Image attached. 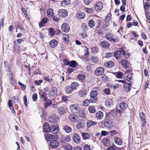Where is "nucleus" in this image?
<instances>
[{"label":"nucleus","instance_id":"52","mask_svg":"<svg viewBox=\"0 0 150 150\" xmlns=\"http://www.w3.org/2000/svg\"><path fill=\"white\" fill-rule=\"evenodd\" d=\"M50 34L52 36H54L56 33V34H57V33H56L55 31L54 30V29L52 28H50L49 31Z\"/></svg>","mask_w":150,"mask_h":150},{"label":"nucleus","instance_id":"49","mask_svg":"<svg viewBox=\"0 0 150 150\" xmlns=\"http://www.w3.org/2000/svg\"><path fill=\"white\" fill-rule=\"evenodd\" d=\"M78 86L79 84L76 82H74L72 83L71 85V86L73 90L76 89Z\"/></svg>","mask_w":150,"mask_h":150},{"label":"nucleus","instance_id":"37","mask_svg":"<svg viewBox=\"0 0 150 150\" xmlns=\"http://www.w3.org/2000/svg\"><path fill=\"white\" fill-rule=\"evenodd\" d=\"M112 105L113 102L111 99H108L106 101L105 105L107 107H109Z\"/></svg>","mask_w":150,"mask_h":150},{"label":"nucleus","instance_id":"43","mask_svg":"<svg viewBox=\"0 0 150 150\" xmlns=\"http://www.w3.org/2000/svg\"><path fill=\"white\" fill-rule=\"evenodd\" d=\"M122 54H123L125 58H128L130 56V54L127 51H124L123 48V52L122 51Z\"/></svg>","mask_w":150,"mask_h":150},{"label":"nucleus","instance_id":"7","mask_svg":"<svg viewBox=\"0 0 150 150\" xmlns=\"http://www.w3.org/2000/svg\"><path fill=\"white\" fill-rule=\"evenodd\" d=\"M49 121L51 123H56L58 121V116L55 114L52 115L49 117Z\"/></svg>","mask_w":150,"mask_h":150},{"label":"nucleus","instance_id":"2","mask_svg":"<svg viewBox=\"0 0 150 150\" xmlns=\"http://www.w3.org/2000/svg\"><path fill=\"white\" fill-rule=\"evenodd\" d=\"M112 119L106 115L104 121V126L110 129L112 127Z\"/></svg>","mask_w":150,"mask_h":150},{"label":"nucleus","instance_id":"51","mask_svg":"<svg viewBox=\"0 0 150 150\" xmlns=\"http://www.w3.org/2000/svg\"><path fill=\"white\" fill-rule=\"evenodd\" d=\"M10 82L12 85L14 86H15L16 85V82L15 80H14L12 76L11 77L10 79Z\"/></svg>","mask_w":150,"mask_h":150},{"label":"nucleus","instance_id":"54","mask_svg":"<svg viewBox=\"0 0 150 150\" xmlns=\"http://www.w3.org/2000/svg\"><path fill=\"white\" fill-rule=\"evenodd\" d=\"M85 11L88 13H92L93 11V9L91 8H86L84 9Z\"/></svg>","mask_w":150,"mask_h":150},{"label":"nucleus","instance_id":"34","mask_svg":"<svg viewBox=\"0 0 150 150\" xmlns=\"http://www.w3.org/2000/svg\"><path fill=\"white\" fill-rule=\"evenodd\" d=\"M57 44V41L55 40H51L50 43V47L52 48L55 47Z\"/></svg>","mask_w":150,"mask_h":150},{"label":"nucleus","instance_id":"53","mask_svg":"<svg viewBox=\"0 0 150 150\" xmlns=\"http://www.w3.org/2000/svg\"><path fill=\"white\" fill-rule=\"evenodd\" d=\"M43 79L49 82L52 81V79L50 78L48 75L45 76L43 77Z\"/></svg>","mask_w":150,"mask_h":150},{"label":"nucleus","instance_id":"56","mask_svg":"<svg viewBox=\"0 0 150 150\" xmlns=\"http://www.w3.org/2000/svg\"><path fill=\"white\" fill-rule=\"evenodd\" d=\"M91 52L93 53H97L98 51V48L96 47H93L91 48Z\"/></svg>","mask_w":150,"mask_h":150},{"label":"nucleus","instance_id":"60","mask_svg":"<svg viewBox=\"0 0 150 150\" xmlns=\"http://www.w3.org/2000/svg\"><path fill=\"white\" fill-rule=\"evenodd\" d=\"M92 61L94 63H97L99 61V59L96 57H92Z\"/></svg>","mask_w":150,"mask_h":150},{"label":"nucleus","instance_id":"61","mask_svg":"<svg viewBox=\"0 0 150 150\" xmlns=\"http://www.w3.org/2000/svg\"><path fill=\"white\" fill-rule=\"evenodd\" d=\"M45 139L47 140H49L51 138H53V136L51 134H48L46 136H45Z\"/></svg>","mask_w":150,"mask_h":150},{"label":"nucleus","instance_id":"22","mask_svg":"<svg viewBox=\"0 0 150 150\" xmlns=\"http://www.w3.org/2000/svg\"><path fill=\"white\" fill-rule=\"evenodd\" d=\"M76 16L79 19L83 18L85 16V14L83 12L79 11L76 14Z\"/></svg>","mask_w":150,"mask_h":150},{"label":"nucleus","instance_id":"3","mask_svg":"<svg viewBox=\"0 0 150 150\" xmlns=\"http://www.w3.org/2000/svg\"><path fill=\"white\" fill-rule=\"evenodd\" d=\"M98 94L97 92L96 91H93L91 92L90 93V99L91 103H95L98 100L97 96Z\"/></svg>","mask_w":150,"mask_h":150},{"label":"nucleus","instance_id":"5","mask_svg":"<svg viewBox=\"0 0 150 150\" xmlns=\"http://www.w3.org/2000/svg\"><path fill=\"white\" fill-rule=\"evenodd\" d=\"M77 122L78 123L76 125V127L77 129L81 130L84 128L85 124L83 120H79Z\"/></svg>","mask_w":150,"mask_h":150},{"label":"nucleus","instance_id":"50","mask_svg":"<svg viewBox=\"0 0 150 150\" xmlns=\"http://www.w3.org/2000/svg\"><path fill=\"white\" fill-rule=\"evenodd\" d=\"M71 1H67L66 0L63 1L62 2L61 4L63 6H64L66 5H69L70 4Z\"/></svg>","mask_w":150,"mask_h":150},{"label":"nucleus","instance_id":"17","mask_svg":"<svg viewBox=\"0 0 150 150\" xmlns=\"http://www.w3.org/2000/svg\"><path fill=\"white\" fill-rule=\"evenodd\" d=\"M139 116L140 117L141 120L142 122V126L144 127L145 126L146 124L145 115L143 112H141L140 113Z\"/></svg>","mask_w":150,"mask_h":150},{"label":"nucleus","instance_id":"14","mask_svg":"<svg viewBox=\"0 0 150 150\" xmlns=\"http://www.w3.org/2000/svg\"><path fill=\"white\" fill-rule=\"evenodd\" d=\"M62 29L63 31L67 33L69 30L70 27L68 24L64 23L62 25Z\"/></svg>","mask_w":150,"mask_h":150},{"label":"nucleus","instance_id":"4","mask_svg":"<svg viewBox=\"0 0 150 150\" xmlns=\"http://www.w3.org/2000/svg\"><path fill=\"white\" fill-rule=\"evenodd\" d=\"M57 94V90L56 87H52L49 90L48 96L50 98L55 97Z\"/></svg>","mask_w":150,"mask_h":150},{"label":"nucleus","instance_id":"39","mask_svg":"<svg viewBox=\"0 0 150 150\" xmlns=\"http://www.w3.org/2000/svg\"><path fill=\"white\" fill-rule=\"evenodd\" d=\"M120 63H121V64L124 68L125 69L128 68L127 65V62L126 59H124L122 60L121 62H120Z\"/></svg>","mask_w":150,"mask_h":150},{"label":"nucleus","instance_id":"47","mask_svg":"<svg viewBox=\"0 0 150 150\" xmlns=\"http://www.w3.org/2000/svg\"><path fill=\"white\" fill-rule=\"evenodd\" d=\"M115 73L116 76L117 78L120 79L122 78L123 74L122 72L119 71L116 72Z\"/></svg>","mask_w":150,"mask_h":150},{"label":"nucleus","instance_id":"8","mask_svg":"<svg viewBox=\"0 0 150 150\" xmlns=\"http://www.w3.org/2000/svg\"><path fill=\"white\" fill-rule=\"evenodd\" d=\"M67 11L64 9H62L58 11V15L62 18H64L68 15Z\"/></svg>","mask_w":150,"mask_h":150},{"label":"nucleus","instance_id":"20","mask_svg":"<svg viewBox=\"0 0 150 150\" xmlns=\"http://www.w3.org/2000/svg\"><path fill=\"white\" fill-rule=\"evenodd\" d=\"M73 140L74 142L76 143H79L80 141V138L78 134H74L73 136Z\"/></svg>","mask_w":150,"mask_h":150},{"label":"nucleus","instance_id":"19","mask_svg":"<svg viewBox=\"0 0 150 150\" xmlns=\"http://www.w3.org/2000/svg\"><path fill=\"white\" fill-rule=\"evenodd\" d=\"M102 8L103 4L100 2L97 3L95 6V9L96 11H100Z\"/></svg>","mask_w":150,"mask_h":150},{"label":"nucleus","instance_id":"64","mask_svg":"<svg viewBox=\"0 0 150 150\" xmlns=\"http://www.w3.org/2000/svg\"><path fill=\"white\" fill-rule=\"evenodd\" d=\"M126 79L128 81L131 82V80L133 79V78L130 74H128V75L126 76Z\"/></svg>","mask_w":150,"mask_h":150},{"label":"nucleus","instance_id":"9","mask_svg":"<svg viewBox=\"0 0 150 150\" xmlns=\"http://www.w3.org/2000/svg\"><path fill=\"white\" fill-rule=\"evenodd\" d=\"M70 108L72 112L76 114L78 113L79 110H80V108L76 105H72L70 106Z\"/></svg>","mask_w":150,"mask_h":150},{"label":"nucleus","instance_id":"35","mask_svg":"<svg viewBox=\"0 0 150 150\" xmlns=\"http://www.w3.org/2000/svg\"><path fill=\"white\" fill-rule=\"evenodd\" d=\"M47 20L46 18H44L41 21L40 23H39V25L40 28L43 27L44 25L46 24Z\"/></svg>","mask_w":150,"mask_h":150},{"label":"nucleus","instance_id":"55","mask_svg":"<svg viewBox=\"0 0 150 150\" xmlns=\"http://www.w3.org/2000/svg\"><path fill=\"white\" fill-rule=\"evenodd\" d=\"M62 38L63 40L65 41L68 42L69 38L67 34H64L62 36Z\"/></svg>","mask_w":150,"mask_h":150},{"label":"nucleus","instance_id":"26","mask_svg":"<svg viewBox=\"0 0 150 150\" xmlns=\"http://www.w3.org/2000/svg\"><path fill=\"white\" fill-rule=\"evenodd\" d=\"M114 139L115 143L118 145H120L122 144V140L117 137H114Z\"/></svg>","mask_w":150,"mask_h":150},{"label":"nucleus","instance_id":"42","mask_svg":"<svg viewBox=\"0 0 150 150\" xmlns=\"http://www.w3.org/2000/svg\"><path fill=\"white\" fill-rule=\"evenodd\" d=\"M78 114H79V116L83 118L85 117L86 116L85 111L84 110H79V112Z\"/></svg>","mask_w":150,"mask_h":150},{"label":"nucleus","instance_id":"28","mask_svg":"<svg viewBox=\"0 0 150 150\" xmlns=\"http://www.w3.org/2000/svg\"><path fill=\"white\" fill-rule=\"evenodd\" d=\"M106 115L112 119V117L116 116V113L113 111H111L106 114Z\"/></svg>","mask_w":150,"mask_h":150},{"label":"nucleus","instance_id":"59","mask_svg":"<svg viewBox=\"0 0 150 150\" xmlns=\"http://www.w3.org/2000/svg\"><path fill=\"white\" fill-rule=\"evenodd\" d=\"M108 149V150H116L117 149V147L114 145V144H113V145L109 147Z\"/></svg>","mask_w":150,"mask_h":150},{"label":"nucleus","instance_id":"40","mask_svg":"<svg viewBox=\"0 0 150 150\" xmlns=\"http://www.w3.org/2000/svg\"><path fill=\"white\" fill-rule=\"evenodd\" d=\"M45 102V103L44 104V105L46 107H48L52 104V102L51 100H49L48 99Z\"/></svg>","mask_w":150,"mask_h":150},{"label":"nucleus","instance_id":"31","mask_svg":"<svg viewBox=\"0 0 150 150\" xmlns=\"http://www.w3.org/2000/svg\"><path fill=\"white\" fill-rule=\"evenodd\" d=\"M105 66L108 68H111L114 65V63L112 61H111L105 62Z\"/></svg>","mask_w":150,"mask_h":150},{"label":"nucleus","instance_id":"23","mask_svg":"<svg viewBox=\"0 0 150 150\" xmlns=\"http://www.w3.org/2000/svg\"><path fill=\"white\" fill-rule=\"evenodd\" d=\"M124 85V90L125 92H128L131 90L130 86H131V84L130 83L127 84L126 83Z\"/></svg>","mask_w":150,"mask_h":150},{"label":"nucleus","instance_id":"41","mask_svg":"<svg viewBox=\"0 0 150 150\" xmlns=\"http://www.w3.org/2000/svg\"><path fill=\"white\" fill-rule=\"evenodd\" d=\"M90 103H91V101L90 100V99H86L83 101L82 105L84 106H87L89 105Z\"/></svg>","mask_w":150,"mask_h":150},{"label":"nucleus","instance_id":"16","mask_svg":"<svg viewBox=\"0 0 150 150\" xmlns=\"http://www.w3.org/2000/svg\"><path fill=\"white\" fill-rule=\"evenodd\" d=\"M101 46L105 49L108 48L110 47L109 43L106 41L103 40L100 44Z\"/></svg>","mask_w":150,"mask_h":150},{"label":"nucleus","instance_id":"25","mask_svg":"<svg viewBox=\"0 0 150 150\" xmlns=\"http://www.w3.org/2000/svg\"><path fill=\"white\" fill-rule=\"evenodd\" d=\"M63 129L67 133H69L72 131V129L69 126L66 125L63 127Z\"/></svg>","mask_w":150,"mask_h":150},{"label":"nucleus","instance_id":"36","mask_svg":"<svg viewBox=\"0 0 150 150\" xmlns=\"http://www.w3.org/2000/svg\"><path fill=\"white\" fill-rule=\"evenodd\" d=\"M40 98L41 100L43 102H45L48 99L46 95L43 93L40 95Z\"/></svg>","mask_w":150,"mask_h":150},{"label":"nucleus","instance_id":"32","mask_svg":"<svg viewBox=\"0 0 150 150\" xmlns=\"http://www.w3.org/2000/svg\"><path fill=\"white\" fill-rule=\"evenodd\" d=\"M127 106V104L125 103L121 102L120 104V108L122 110H125Z\"/></svg>","mask_w":150,"mask_h":150},{"label":"nucleus","instance_id":"48","mask_svg":"<svg viewBox=\"0 0 150 150\" xmlns=\"http://www.w3.org/2000/svg\"><path fill=\"white\" fill-rule=\"evenodd\" d=\"M89 26L91 28H93L94 27L95 24V22L93 20H90L88 23Z\"/></svg>","mask_w":150,"mask_h":150},{"label":"nucleus","instance_id":"10","mask_svg":"<svg viewBox=\"0 0 150 150\" xmlns=\"http://www.w3.org/2000/svg\"><path fill=\"white\" fill-rule=\"evenodd\" d=\"M89 89L88 88H84L79 91V96L81 97H83L86 96L88 93Z\"/></svg>","mask_w":150,"mask_h":150},{"label":"nucleus","instance_id":"63","mask_svg":"<svg viewBox=\"0 0 150 150\" xmlns=\"http://www.w3.org/2000/svg\"><path fill=\"white\" fill-rule=\"evenodd\" d=\"M102 80L104 81H108V76L104 75L101 77Z\"/></svg>","mask_w":150,"mask_h":150},{"label":"nucleus","instance_id":"45","mask_svg":"<svg viewBox=\"0 0 150 150\" xmlns=\"http://www.w3.org/2000/svg\"><path fill=\"white\" fill-rule=\"evenodd\" d=\"M88 110L91 113H94L96 111V110L94 107L92 106H90L88 107Z\"/></svg>","mask_w":150,"mask_h":150},{"label":"nucleus","instance_id":"33","mask_svg":"<svg viewBox=\"0 0 150 150\" xmlns=\"http://www.w3.org/2000/svg\"><path fill=\"white\" fill-rule=\"evenodd\" d=\"M58 111L60 115H62L66 112V110L62 107H59L57 108Z\"/></svg>","mask_w":150,"mask_h":150},{"label":"nucleus","instance_id":"18","mask_svg":"<svg viewBox=\"0 0 150 150\" xmlns=\"http://www.w3.org/2000/svg\"><path fill=\"white\" fill-rule=\"evenodd\" d=\"M69 120L73 122L77 121L78 116L74 114H70L69 116Z\"/></svg>","mask_w":150,"mask_h":150},{"label":"nucleus","instance_id":"12","mask_svg":"<svg viewBox=\"0 0 150 150\" xmlns=\"http://www.w3.org/2000/svg\"><path fill=\"white\" fill-rule=\"evenodd\" d=\"M104 69L103 67H99L96 69L95 71V74L97 76L102 75L104 72Z\"/></svg>","mask_w":150,"mask_h":150},{"label":"nucleus","instance_id":"15","mask_svg":"<svg viewBox=\"0 0 150 150\" xmlns=\"http://www.w3.org/2000/svg\"><path fill=\"white\" fill-rule=\"evenodd\" d=\"M66 62L67 63H65V65H69L70 66L73 68L76 67L78 66V64L75 61H72L69 62L66 61Z\"/></svg>","mask_w":150,"mask_h":150},{"label":"nucleus","instance_id":"21","mask_svg":"<svg viewBox=\"0 0 150 150\" xmlns=\"http://www.w3.org/2000/svg\"><path fill=\"white\" fill-rule=\"evenodd\" d=\"M103 117V114L102 112L99 111L96 114V117L97 119L100 120Z\"/></svg>","mask_w":150,"mask_h":150},{"label":"nucleus","instance_id":"58","mask_svg":"<svg viewBox=\"0 0 150 150\" xmlns=\"http://www.w3.org/2000/svg\"><path fill=\"white\" fill-rule=\"evenodd\" d=\"M65 149L67 150H72V147L71 146L68 144H67L64 146Z\"/></svg>","mask_w":150,"mask_h":150},{"label":"nucleus","instance_id":"11","mask_svg":"<svg viewBox=\"0 0 150 150\" xmlns=\"http://www.w3.org/2000/svg\"><path fill=\"white\" fill-rule=\"evenodd\" d=\"M123 48L120 49L119 50H117L114 53V56L115 58L117 59H120L121 58V54H122V51L123 52Z\"/></svg>","mask_w":150,"mask_h":150},{"label":"nucleus","instance_id":"24","mask_svg":"<svg viewBox=\"0 0 150 150\" xmlns=\"http://www.w3.org/2000/svg\"><path fill=\"white\" fill-rule=\"evenodd\" d=\"M71 138L70 136L69 135L65 137H63L61 140L62 142L63 143L69 142Z\"/></svg>","mask_w":150,"mask_h":150},{"label":"nucleus","instance_id":"6","mask_svg":"<svg viewBox=\"0 0 150 150\" xmlns=\"http://www.w3.org/2000/svg\"><path fill=\"white\" fill-rule=\"evenodd\" d=\"M106 37L107 40L110 41L115 42L118 41L117 37H116L115 38L114 35L110 33H108L106 35Z\"/></svg>","mask_w":150,"mask_h":150},{"label":"nucleus","instance_id":"30","mask_svg":"<svg viewBox=\"0 0 150 150\" xmlns=\"http://www.w3.org/2000/svg\"><path fill=\"white\" fill-rule=\"evenodd\" d=\"M65 90L66 93L69 94L72 92L74 90L71 86H67L65 87Z\"/></svg>","mask_w":150,"mask_h":150},{"label":"nucleus","instance_id":"57","mask_svg":"<svg viewBox=\"0 0 150 150\" xmlns=\"http://www.w3.org/2000/svg\"><path fill=\"white\" fill-rule=\"evenodd\" d=\"M18 84L21 86V88L22 90L24 91L25 89L26 86L25 85L22 83L20 81H19Z\"/></svg>","mask_w":150,"mask_h":150},{"label":"nucleus","instance_id":"13","mask_svg":"<svg viewBox=\"0 0 150 150\" xmlns=\"http://www.w3.org/2000/svg\"><path fill=\"white\" fill-rule=\"evenodd\" d=\"M59 145V142L55 140H53L50 142V146L52 148H55L57 147Z\"/></svg>","mask_w":150,"mask_h":150},{"label":"nucleus","instance_id":"62","mask_svg":"<svg viewBox=\"0 0 150 150\" xmlns=\"http://www.w3.org/2000/svg\"><path fill=\"white\" fill-rule=\"evenodd\" d=\"M23 101L26 107L28 106V104L27 103V99L26 96H24L23 97Z\"/></svg>","mask_w":150,"mask_h":150},{"label":"nucleus","instance_id":"46","mask_svg":"<svg viewBox=\"0 0 150 150\" xmlns=\"http://www.w3.org/2000/svg\"><path fill=\"white\" fill-rule=\"evenodd\" d=\"M77 78L79 80L83 81L85 78V76L84 74H79L77 76Z\"/></svg>","mask_w":150,"mask_h":150},{"label":"nucleus","instance_id":"38","mask_svg":"<svg viewBox=\"0 0 150 150\" xmlns=\"http://www.w3.org/2000/svg\"><path fill=\"white\" fill-rule=\"evenodd\" d=\"M47 13L48 16L49 17H52L54 15L53 10L51 8H49L48 9Z\"/></svg>","mask_w":150,"mask_h":150},{"label":"nucleus","instance_id":"1","mask_svg":"<svg viewBox=\"0 0 150 150\" xmlns=\"http://www.w3.org/2000/svg\"><path fill=\"white\" fill-rule=\"evenodd\" d=\"M59 131V127L57 124L52 125L51 127H50L47 123H45L44 125L43 131L45 133H48L51 131L53 134H55L57 133Z\"/></svg>","mask_w":150,"mask_h":150},{"label":"nucleus","instance_id":"29","mask_svg":"<svg viewBox=\"0 0 150 150\" xmlns=\"http://www.w3.org/2000/svg\"><path fill=\"white\" fill-rule=\"evenodd\" d=\"M97 124V122L91 120H88L87 122V126L89 128L92 125H96Z\"/></svg>","mask_w":150,"mask_h":150},{"label":"nucleus","instance_id":"27","mask_svg":"<svg viewBox=\"0 0 150 150\" xmlns=\"http://www.w3.org/2000/svg\"><path fill=\"white\" fill-rule=\"evenodd\" d=\"M102 142L103 144L106 146H109L110 144V140L107 137H105L103 139Z\"/></svg>","mask_w":150,"mask_h":150},{"label":"nucleus","instance_id":"44","mask_svg":"<svg viewBox=\"0 0 150 150\" xmlns=\"http://www.w3.org/2000/svg\"><path fill=\"white\" fill-rule=\"evenodd\" d=\"M82 136L83 139H88L90 137V134L87 133H82Z\"/></svg>","mask_w":150,"mask_h":150}]
</instances>
